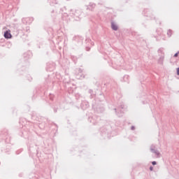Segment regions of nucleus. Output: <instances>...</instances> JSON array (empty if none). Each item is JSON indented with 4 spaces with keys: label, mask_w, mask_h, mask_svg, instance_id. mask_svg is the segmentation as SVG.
<instances>
[{
    "label": "nucleus",
    "mask_w": 179,
    "mask_h": 179,
    "mask_svg": "<svg viewBox=\"0 0 179 179\" xmlns=\"http://www.w3.org/2000/svg\"><path fill=\"white\" fill-rule=\"evenodd\" d=\"M167 36H168L169 38L171 37V36H173V30L168 29Z\"/></svg>",
    "instance_id": "6e6552de"
},
{
    "label": "nucleus",
    "mask_w": 179,
    "mask_h": 179,
    "mask_svg": "<svg viewBox=\"0 0 179 179\" xmlns=\"http://www.w3.org/2000/svg\"><path fill=\"white\" fill-rule=\"evenodd\" d=\"M25 22H27V23L28 22L29 24H30V23H31V22H33V18L32 17H27V18H25Z\"/></svg>",
    "instance_id": "0eeeda50"
},
{
    "label": "nucleus",
    "mask_w": 179,
    "mask_h": 179,
    "mask_svg": "<svg viewBox=\"0 0 179 179\" xmlns=\"http://www.w3.org/2000/svg\"><path fill=\"white\" fill-rule=\"evenodd\" d=\"M31 57H32V55H31V52H27L24 53V58H25V59H29L31 58Z\"/></svg>",
    "instance_id": "20e7f679"
},
{
    "label": "nucleus",
    "mask_w": 179,
    "mask_h": 179,
    "mask_svg": "<svg viewBox=\"0 0 179 179\" xmlns=\"http://www.w3.org/2000/svg\"><path fill=\"white\" fill-rule=\"evenodd\" d=\"M144 12L145 13V16H147L148 17H150V15H152V12L150 11V10L145 8L144 10Z\"/></svg>",
    "instance_id": "423d86ee"
},
{
    "label": "nucleus",
    "mask_w": 179,
    "mask_h": 179,
    "mask_svg": "<svg viewBox=\"0 0 179 179\" xmlns=\"http://www.w3.org/2000/svg\"><path fill=\"white\" fill-rule=\"evenodd\" d=\"M158 54H160L159 58L158 59V64L159 65H163V62H164V52H163V49H159Z\"/></svg>",
    "instance_id": "f257e3e1"
},
{
    "label": "nucleus",
    "mask_w": 179,
    "mask_h": 179,
    "mask_svg": "<svg viewBox=\"0 0 179 179\" xmlns=\"http://www.w3.org/2000/svg\"><path fill=\"white\" fill-rule=\"evenodd\" d=\"M150 170L151 171H153V168H152V166H150Z\"/></svg>",
    "instance_id": "2eb2a0df"
},
{
    "label": "nucleus",
    "mask_w": 179,
    "mask_h": 179,
    "mask_svg": "<svg viewBox=\"0 0 179 179\" xmlns=\"http://www.w3.org/2000/svg\"><path fill=\"white\" fill-rule=\"evenodd\" d=\"M111 29H113L115 31H117V30H118V26L115 24L113 21L111 22Z\"/></svg>",
    "instance_id": "39448f33"
},
{
    "label": "nucleus",
    "mask_w": 179,
    "mask_h": 179,
    "mask_svg": "<svg viewBox=\"0 0 179 179\" xmlns=\"http://www.w3.org/2000/svg\"><path fill=\"white\" fill-rule=\"evenodd\" d=\"M77 13H78V11L76 10V11H74V13H73V15L74 16H76V17H78L79 15H78Z\"/></svg>",
    "instance_id": "1a4fd4ad"
},
{
    "label": "nucleus",
    "mask_w": 179,
    "mask_h": 179,
    "mask_svg": "<svg viewBox=\"0 0 179 179\" xmlns=\"http://www.w3.org/2000/svg\"><path fill=\"white\" fill-rule=\"evenodd\" d=\"M87 51H90V48H87Z\"/></svg>",
    "instance_id": "dca6fc26"
},
{
    "label": "nucleus",
    "mask_w": 179,
    "mask_h": 179,
    "mask_svg": "<svg viewBox=\"0 0 179 179\" xmlns=\"http://www.w3.org/2000/svg\"><path fill=\"white\" fill-rule=\"evenodd\" d=\"M177 75H179V68L177 69Z\"/></svg>",
    "instance_id": "4468645a"
},
{
    "label": "nucleus",
    "mask_w": 179,
    "mask_h": 179,
    "mask_svg": "<svg viewBox=\"0 0 179 179\" xmlns=\"http://www.w3.org/2000/svg\"><path fill=\"white\" fill-rule=\"evenodd\" d=\"M52 13H54V10L52 11Z\"/></svg>",
    "instance_id": "f3484780"
},
{
    "label": "nucleus",
    "mask_w": 179,
    "mask_h": 179,
    "mask_svg": "<svg viewBox=\"0 0 179 179\" xmlns=\"http://www.w3.org/2000/svg\"><path fill=\"white\" fill-rule=\"evenodd\" d=\"M157 33H158V36H162V31L159 30H157Z\"/></svg>",
    "instance_id": "f8f14e48"
},
{
    "label": "nucleus",
    "mask_w": 179,
    "mask_h": 179,
    "mask_svg": "<svg viewBox=\"0 0 179 179\" xmlns=\"http://www.w3.org/2000/svg\"><path fill=\"white\" fill-rule=\"evenodd\" d=\"M94 8H96V3L91 2L88 6H87V10H91L93 12V10H94Z\"/></svg>",
    "instance_id": "f03ea898"
},
{
    "label": "nucleus",
    "mask_w": 179,
    "mask_h": 179,
    "mask_svg": "<svg viewBox=\"0 0 179 179\" xmlns=\"http://www.w3.org/2000/svg\"><path fill=\"white\" fill-rule=\"evenodd\" d=\"M25 31H27V33H30V27H27L25 28Z\"/></svg>",
    "instance_id": "9d476101"
},
{
    "label": "nucleus",
    "mask_w": 179,
    "mask_h": 179,
    "mask_svg": "<svg viewBox=\"0 0 179 179\" xmlns=\"http://www.w3.org/2000/svg\"><path fill=\"white\" fill-rule=\"evenodd\" d=\"M156 164H157V163H156V162H155V161L152 162V164L153 166H155Z\"/></svg>",
    "instance_id": "ddd939ff"
},
{
    "label": "nucleus",
    "mask_w": 179,
    "mask_h": 179,
    "mask_svg": "<svg viewBox=\"0 0 179 179\" xmlns=\"http://www.w3.org/2000/svg\"><path fill=\"white\" fill-rule=\"evenodd\" d=\"M4 38H6L7 40H9V38H12V34H10V29L4 32Z\"/></svg>",
    "instance_id": "7ed1b4c3"
},
{
    "label": "nucleus",
    "mask_w": 179,
    "mask_h": 179,
    "mask_svg": "<svg viewBox=\"0 0 179 179\" xmlns=\"http://www.w3.org/2000/svg\"><path fill=\"white\" fill-rule=\"evenodd\" d=\"M49 1L52 3H57V1L56 0H49Z\"/></svg>",
    "instance_id": "9b49d317"
}]
</instances>
